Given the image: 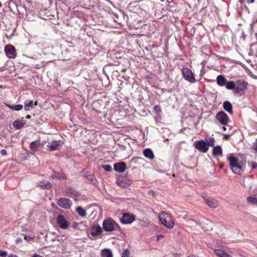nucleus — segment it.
I'll return each instance as SVG.
<instances>
[{
  "label": "nucleus",
  "instance_id": "obj_1",
  "mask_svg": "<svg viewBox=\"0 0 257 257\" xmlns=\"http://www.w3.org/2000/svg\"><path fill=\"white\" fill-rule=\"evenodd\" d=\"M227 160L229 162L230 168L234 174L241 175L243 173V168L238 162L236 158L233 156H230L227 158Z\"/></svg>",
  "mask_w": 257,
  "mask_h": 257
},
{
  "label": "nucleus",
  "instance_id": "obj_2",
  "mask_svg": "<svg viewBox=\"0 0 257 257\" xmlns=\"http://www.w3.org/2000/svg\"><path fill=\"white\" fill-rule=\"evenodd\" d=\"M102 227L104 230L107 232H110L114 230H120L119 225L111 218H108L103 221Z\"/></svg>",
  "mask_w": 257,
  "mask_h": 257
},
{
  "label": "nucleus",
  "instance_id": "obj_3",
  "mask_svg": "<svg viewBox=\"0 0 257 257\" xmlns=\"http://www.w3.org/2000/svg\"><path fill=\"white\" fill-rule=\"evenodd\" d=\"M159 218L162 224L168 228L171 229L174 227V220L169 213L164 211L162 212L159 215Z\"/></svg>",
  "mask_w": 257,
  "mask_h": 257
},
{
  "label": "nucleus",
  "instance_id": "obj_4",
  "mask_svg": "<svg viewBox=\"0 0 257 257\" xmlns=\"http://www.w3.org/2000/svg\"><path fill=\"white\" fill-rule=\"evenodd\" d=\"M181 72L185 80L191 83L196 82L194 74L190 69L187 67H183L181 69Z\"/></svg>",
  "mask_w": 257,
  "mask_h": 257
},
{
  "label": "nucleus",
  "instance_id": "obj_5",
  "mask_svg": "<svg viewBox=\"0 0 257 257\" xmlns=\"http://www.w3.org/2000/svg\"><path fill=\"white\" fill-rule=\"evenodd\" d=\"M194 147L202 153H206L209 149L206 142L203 140L196 141L194 142Z\"/></svg>",
  "mask_w": 257,
  "mask_h": 257
},
{
  "label": "nucleus",
  "instance_id": "obj_6",
  "mask_svg": "<svg viewBox=\"0 0 257 257\" xmlns=\"http://www.w3.org/2000/svg\"><path fill=\"white\" fill-rule=\"evenodd\" d=\"M216 119L222 125H226L229 120L228 115L223 111H219L215 116Z\"/></svg>",
  "mask_w": 257,
  "mask_h": 257
},
{
  "label": "nucleus",
  "instance_id": "obj_7",
  "mask_svg": "<svg viewBox=\"0 0 257 257\" xmlns=\"http://www.w3.org/2000/svg\"><path fill=\"white\" fill-rule=\"evenodd\" d=\"M247 85V83L242 80H238L235 82L234 93L237 94L241 91H244Z\"/></svg>",
  "mask_w": 257,
  "mask_h": 257
},
{
  "label": "nucleus",
  "instance_id": "obj_8",
  "mask_svg": "<svg viewBox=\"0 0 257 257\" xmlns=\"http://www.w3.org/2000/svg\"><path fill=\"white\" fill-rule=\"evenodd\" d=\"M136 218V216L132 213H125L120 219V221L123 224H131Z\"/></svg>",
  "mask_w": 257,
  "mask_h": 257
},
{
  "label": "nucleus",
  "instance_id": "obj_9",
  "mask_svg": "<svg viewBox=\"0 0 257 257\" xmlns=\"http://www.w3.org/2000/svg\"><path fill=\"white\" fill-rule=\"evenodd\" d=\"M5 51L6 55L10 59H14L17 56L16 49L13 45H6L5 47Z\"/></svg>",
  "mask_w": 257,
  "mask_h": 257
},
{
  "label": "nucleus",
  "instance_id": "obj_10",
  "mask_svg": "<svg viewBox=\"0 0 257 257\" xmlns=\"http://www.w3.org/2000/svg\"><path fill=\"white\" fill-rule=\"evenodd\" d=\"M116 184L122 188H125L132 184V181L127 179L125 177L119 176L117 178Z\"/></svg>",
  "mask_w": 257,
  "mask_h": 257
},
{
  "label": "nucleus",
  "instance_id": "obj_11",
  "mask_svg": "<svg viewBox=\"0 0 257 257\" xmlns=\"http://www.w3.org/2000/svg\"><path fill=\"white\" fill-rule=\"evenodd\" d=\"M57 204L60 207L64 209H69L72 206L71 201L66 198H60L57 201Z\"/></svg>",
  "mask_w": 257,
  "mask_h": 257
},
{
  "label": "nucleus",
  "instance_id": "obj_12",
  "mask_svg": "<svg viewBox=\"0 0 257 257\" xmlns=\"http://www.w3.org/2000/svg\"><path fill=\"white\" fill-rule=\"evenodd\" d=\"M203 198L207 205L211 208H216L219 205L218 201L213 198L204 196Z\"/></svg>",
  "mask_w": 257,
  "mask_h": 257
},
{
  "label": "nucleus",
  "instance_id": "obj_13",
  "mask_svg": "<svg viewBox=\"0 0 257 257\" xmlns=\"http://www.w3.org/2000/svg\"><path fill=\"white\" fill-rule=\"evenodd\" d=\"M57 221L59 227L63 229H66L69 226V222L62 215H59L57 216Z\"/></svg>",
  "mask_w": 257,
  "mask_h": 257
},
{
  "label": "nucleus",
  "instance_id": "obj_14",
  "mask_svg": "<svg viewBox=\"0 0 257 257\" xmlns=\"http://www.w3.org/2000/svg\"><path fill=\"white\" fill-rule=\"evenodd\" d=\"M65 192L67 196L70 197H75L80 195V193L71 187H67L65 190Z\"/></svg>",
  "mask_w": 257,
  "mask_h": 257
},
{
  "label": "nucleus",
  "instance_id": "obj_15",
  "mask_svg": "<svg viewBox=\"0 0 257 257\" xmlns=\"http://www.w3.org/2000/svg\"><path fill=\"white\" fill-rule=\"evenodd\" d=\"M102 229L99 225L93 226L90 229V234L93 237L99 235L102 233Z\"/></svg>",
  "mask_w": 257,
  "mask_h": 257
},
{
  "label": "nucleus",
  "instance_id": "obj_16",
  "mask_svg": "<svg viewBox=\"0 0 257 257\" xmlns=\"http://www.w3.org/2000/svg\"><path fill=\"white\" fill-rule=\"evenodd\" d=\"M126 169V164L124 162H120L114 164V169L115 171L122 173Z\"/></svg>",
  "mask_w": 257,
  "mask_h": 257
},
{
  "label": "nucleus",
  "instance_id": "obj_17",
  "mask_svg": "<svg viewBox=\"0 0 257 257\" xmlns=\"http://www.w3.org/2000/svg\"><path fill=\"white\" fill-rule=\"evenodd\" d=\"M38 185L42 189H50L52 187L51 183L47 180L40 181Z\"/></svg>",
  "mask_w": 257,
  "mask_h": 257
},
{
  "label": "nucleus",
  "instance_id": "obj_18",
  "mask_svg": "<svg viewBox=\"0 0 257 257\" xmlns=\"http://www.w3.org/2000/svg\"><path fill=\"white\" fill-rule=\"evenodd\" d=\"M43 145H44L43 143L41 144V143H40L38 141H33L32 142H31L30 146V148L31 151L33 153H34L38 150L40 146H43Z\"/></svg>",
  "mask_w": 257,
  "mask_h": 257
},
{
  "label": "nucleus",
  "instance_id": "obj_19",
  "mask_svg": "<svg viewBox=\"0 0 257 257\" xmlns=\"http://www.w3.org/2000/svg\"><path fill=\"white\" fill-rule=\"evenodd\" d=\"M53 179H57L59 180H65L67 176L64 172L58 173L55 171L53 172V175L51 176Z\"/></svg>",
  "mask_w": 257,
  "mask_h": 257
},
{
  "label": "nucleus",
  "instance_id": "obj_20",
  "mask_svg": "<svg viewBox=\"0 0 257 257\" xmlns=\"http://www.w3.org/2000/svg\"><path fill=\"white\" fill-rule=\"evenodd\" d=\"M26 123V122L23 119H19L14 121L13 126L16 130L21 129Z\"/></svg>",
  "mask_w": 257,
  "mask_h": 257
},
{
  "label": "nucleus",
  "instance_id": "obj_21",
  "mask_svg": "<svg viewBox=\"0 0 257 257\" xmlns=\"http://www.w3.org/2000/svg\"><path fill=\"white\" fill-rule=\"evenodd\" d=\"M224 109L230 114L233 113L232 105L231 103L228 101H225L223 104Z\"/></svg>",
  "mask_w": 257,
  "mask_h": 257
},
{
  "label": "nucleus",
  "instance_id": "obj_22",
  "mask_svg": "<svg viewBox=\"0 0 257 257\" xmlns=\"http://www.w3.org/2000/svg\"><path fill=\"white\" fill-rule=\"evenodd\" d=\"M216 81L217 84L220 86H225L227 82V80L225 77L221 75H219L217 77Z\"/></svg>",
  "mask_w": 257,
  "mask_h": 257
},
{
  "label": "nucleus",
  "instance_id": "obj_23",
  "mask_svg": "<svg viewBox=\"0 0 257 257\" xmlns=\"http://www.w3.org/2000/svg\"><path fill=\"white\" fill-rule=\"evenodd\" d=\"M143 154L146 158L150 160H152L154 158L153 152L150 149H145L143 151Z\"/></svg>",
  "mask_w": 257,
  "mask_h": 257
},
{
  "label": "nucleus",
  "instance_id": "obj_24",
  "mask_svg": "<svg viewBox=\"0 0 257 257\" xmlns=\"http://www.w3.org/2000/svg\"><path fill=\"white\" fill-rule=\"evenodd\" d=\"M214 252L216 255L219 257H231L228 253L221 249H215Z\"/></svg>",
  "mask_w": 257,
  "mask_h": 257
},
{
  "label": "nucleus",
  "instance_id": "obj_25",
  "mask_svg": "<svg viewBox=\"0 0 257 257\" xmlns=\"http://www.w3.org/2000/svg\"><path fill=\"white\" fill-rule=\"evenodd\" d=\"M246 200L248 203L251 204L257 205V194L248 196Z\"/></svg>",
  "mask_w": 257,
  "mask_h": 257
},
{
  "label": "nucleus",
  "instance_id": "obj_26",
  "mask_svg": "<svg viewBox=\"0 0 257 257\" xmlns=\"http://www.w3.org/2000/svg\"><path fill=\"white\" fill-rule=\"evenodd\" d=\"M212 154L215 156H221L222 155V151L221 147L220 146L214 147L213 149Z\"/></svg>",
  "mask_w": 257,
  "mask_h": 257
},
{
  "label": "nucleus",
  "instance_id": "obj_27",
  "mask_svg": "<svg viewBox=\"0 0 257 257\" xmlns=\"http://www.w3.org/2000/svg\"><path fill=\"white\" fill-rule=\"evenodd\" d=\"M101 257H112L113 255L110 249L104 248L101 251Z\"/></svg>",
  "mask_w": 257,
  "mask_h": 257
},
{
  "label": "nucleus",
  "instance_id": "obj_28",
  "mask_svg": "<svg viewBox=\"0 0 257 257\" xmlns=\"http://www.w3.org/2000/svg\"><path fill=\"white\" fill-rule=\"evenodd\" d=\"M76 210L78 214L82 217H85L87 215L86 210L80 206L77 207Z\"/></svg>",
  "mask_w": 257,
  "mask_h": 257
},
{
  "label": "nucleus",
  "instance_id": "obj_29",
  "mask_svg": "<svg viewBox=\"0 0 257 257\" xmlns=\"http://www.w3.org/2000/svg\"><path fill=\"white\" fill-rule=\"evenodd\" d=\"M6 105L10 108L15 110H17V111L21 110L23 108V106L22 104H17L16 105H11L10 104H7Z\"/></svg>",
  "mask_w": 257,
  "mask_h": 257
},
{
  "label": "nucleus",
  "instance_id": "obj_30",
  "mask_svg": "<svg viewBox=\"0 0 257 257\" xmlns=\"http://www.w3.org/2000/svg\"><path fill=\"white\" fill-rule=\"evenodd\" d=\"M38 104V102L36 101L35 102L34 104L33 103V101L32 100H26L24 102V107H29L31 108H33L34 105L36 106Z\"/></svg>",
  "mask_w": 257,
  "mask_h": 257
},
{
  "label": "nucleus",
  "instance_id": "obj_31",
  "mask_svg": "<svg viewBox=\"0 0 257 257\" xmlns=\"http://www.w3.org/2000/svg\"><path fill=\"white\" fill-rule=\"evenodd\" d=\"M225 85L227 89L233 90V92H234L235 88V82L232 81L228 82L227 81L226 84Z\"/></svg>",
  "mask_w": 257,
  "mask_h": 257
},
{
  "label": "nucleus",
  "instance_id": "obj_32",
  "mask_svg": "<svg viewBox=\"0 0 257 257\" xmlns=\"http://www.w3.org/2000/svg\"><path fill=\"white\" fill-rule=\"evenodd\" d=\"M85 177L87 179L91 181L92 183H95L96 182V179L95 178V176L93 174L87 172L85 174Z\"/></svg>",
  "mask_w": 257,
  "mask_h": 257
},
{
  "label": "nucleus",
  "instance_id": "obj_33",
  "mask_svg": "<svg viewBox=\"0 0 257 257\" xmlns=\"http://www.w3.org/2000/svg\"><path fill=\"white\" fill-rule=\"evenodd\" d=\"M207 146L214 147L215 140L214 138H208L205 139Z\"/></svg>",
  "mask_w": 257,
  "mask_h": 257
},
{
  "label": "nucleus",
  "instance_id": "obj_34",
  "mask_svg": "<svg viewBox=\"0 0 257 257\" xmlns=\"http://www.w3.org/2000/svg\"><path fill=\"white\" fill-rule=\"evenodd\" d=\"M60 146V144L58 143H54V144H52L50 146H48L50 151H53L58 150Z\"/></svg>",
  "mask_w": 257,
  "mask_h": 257
},
{
  "label": "nucleus",
  "instance_id": "obj_35",
  "mask_svg": "<svg viewBox=\"0 0 257 257\" xmlns=\"http://www.w3.org/2000/svg\"><path fill=\"white\" fill-rule=\"evenodd\" d=\"M130 255V251L128 249H125L123 250L121 257H129Z\"/></svg>",
  "mask_w": 257,
  "mask_h": 257
},
{
  "label": "nucleus",
  "instance_id": "obj_36",
  "mask_svg": "<svg viewBox=\"0 0 257 257\" xmlns=\"http://www.w3.org/2000/svg\"><path fill=\"white\" fill-rule=\"evenodd\" d=\"M102 167L106 171L109 172L112 170L111 167L109 165H102Z\"/></svg>",
  "mask_w": 257,
  "mask_h": 257
},
{
  "label": "nucleus",
  "instance_id": "obj_37",
  "mask_svg": "<svg viewBox=\"0 0 257 257\" xmlns=\"http://www.w3.org/2000/svg\"><path fill=\"white\" fill-rule=\"evenodd\" d=\"M154 110L156 113H159L161 111V108L159 105H155L154 107Z\"/></svg>",
  "mask_w": 257,
  "mask_h": 257
},
{
  "label": "nucleus",
  "instance_id": "obj_38",
  "mask_svg": "<svg viewBox=\"0 0 257 257\" xmlns=\"http://www.w3.org/2000/svg\"><path fill=\"white\" fill-rule=\"evenodd\" d=\"M252 149L257 153V139L255 142L252 144Z\"/></svg>",
  "mask_w": 257,
  "mask_h": 257
},
{
  "label": "nucleus",
  "instance_id": "obj_39",
  "mask_svg": "<svg viewBox=\"0 0 257 257\" xmlns=\"http://www.w3.org/2000/svg\"><path fill=\"white\" fill-rule=\"evenodd\" d=\"M250 164L252 169H256L257 168V163L255 162L252 161L251 162Z\"/></svg>",
  "mask_w": 257,
  "mask_h": 257
},
{
  "label": "nucleus",
  "instance_id": "obj_40",
  "mask_svg": "<svg viewBox=\"0 0 257 257\" xmlns=\"http://www.w3.org/2000/svg\"><path fill=\"white\" fill-rule=\"evenodd\" d=\"M7 252L5 251L0 250V256L2 257H6L7 256Z\"/></svg>",
  "mask_w": 257,
  "mask_h": 257
},
{
  "label": "nucleus",
  "instance_id": "obj_41",
  "mask_svg": "<svg viewBox=\"0 0 257 257\" xmlns=\"http://www.w3.org/2000/svg\"><path fill=\"white\" fill-rule=\"evenodd\" d=\"M1 154L3 156H6L7 154V151L6 150H2L1 151Z\"/></svg>",
  "mask_w": 257,
  "mask_h": 257
},
{
  "label": "nucleus",
  "instance_id": "obj_42",
  "mask_svg": "<svg viewBox=\"0 0 257 257\" xmlns=\"http://www.w3.org/2000/svg\"><path fill=\"white\" fill-rule=\"evenodd\" d=\"M24 239H25V240H27V241H29V240H31V239H33V238H32V237H30V236H27V235H25V237H24Z\"/></svg>",
  "mask_w": 257,
  "mask_h": 257
},
{
  "label": "nucleus",
  "instance_id": "obj_43",
  "mask_svg": "<svg viewBox=\"0 0 257 257\" xmlns=\"http://www.w3.org/2000/svg\"><path fill=\"white\" fill-rule=\"evenodd\" d=\"M22 239L21 238H18L17 239V240H16V243H21L22 242Z\"/></svg>",
  "mask_w": 257,
  "mask_h": 257
},
{
  "label": "nucleus",
  "instance_id": "obj_44",
  "mask_svg": "<svg viewBox=\"0 0 257 257\" xmlns=\"http://www.w3.org/2000/svg\"><path fill=\"white\" fill-rule=\"evenodd\" d=\"M164 237V236L163 235H159L157 236V240H159L161 238H162Z\"/></svg>",
  "mask_w": 257,
  "mask_h": 257
},
{
  "label": "nucleus",
  "instance_id": "obj_45",
  "mask_svg": "<svg viewBox=\"0 0 257 257\" xmlns=\"http://www.w3.org/2000/svg\"><path fill=\"white\" fill-rule=\"evenodd\" d=\"M51 206H52L53 208H55V209H57V208H58V207H57V205H56L54 203H52L51 204Z\"/></svg>",
  "mask_w": 257,
  "mask_h": 257
},
{
  "label": "nucleus",
  "instance_id": "obj_46",
  "mask_svg": "<svg viewBox=\"0 0 257 257\" xmlns=\"http://www.w3.org/2000/svg\"><path fill=\"white\" fill-rule=\"evenodd\" d=\"M8 257H18L16 254H10L8 255Z\"/></svg>",
  "mask_w": 257,
  "mask_h": 257
},
{
  "label": "nucleus",
  "instance_id": "obj_47",
  "mask_svg": "<svg viewBox=\"0 0 257 257\" xmlns=\"http://www.w3.org/2000/svg\"><path fill=\"white\" fill-rule=\"evenodd\" d=\"M32 257H43L39 254H38L37 253H35L33 256Z\"/></svg>",
  "mask_w": 257,
  "mask_h": 257
},
{
  "label": "nucleus",
  "instance_id": "obj_48",
  "mask_svg": "<svg viewBox=\"0 0 257 257\" xmlns=\"http://www.w3.org/2000/svg\"><path fill=\"white\" fill-rule=\"evenodd\" d=\"M254 2V0H247V3L248 4H252Z\"/></svg>",
  "mask_w": 257,
  "mask_h": 257
},
{
  "label": "nucleus",
  "instance_id": "obj_49",
  "mask_svg": "<svg viewBox=\"0 0 257 257\" xmlns=\"http://www.w3.org/2000/svg\"><path fill=\"white\" fill-rule=\"evenodd\" d=\"M22 231H27V229L25 226H22Z\"/></svg>",
  "mask_w": 257,
  "mask_h": 257
},
{
  "label": "nucleus",
  "instance_id": "obj_50",
  "mask_svg": "<svg viewBox=\"0 0 257 257\" xmlns=\"http://www.w3.org/2000/svg\"><path fill=\"white\" fill-rule=\"evenodd\" d=\"M30 108H30V107H29L28 106V107H27V106H26V107H25V110L26 111H29V110H30Z\"/></svg>",
  "mask_w": 257,
  "mask_h": 257
},
{
  "label": "nucleus",
  "instance_id": "obj_51",
  "mask_svg": "<svg viewBox=\"0 0 257 257\" xmlns=\"http://www.w3.org/2000/svg\"><path fill=\"white\" fill-rule=\"evenodd\" d=\"M31 117V115H27V116H26V118L27 119H30Z\"/></svg>",
  "mask_w": 257,
  "mask_h": 257
},
{
  "label": "nucleus",
  "instance_id": "obj_52",
  "mask_svg": "<svg viewBox=\"0 0 257 257\" xmlns=\"http://www.w3.org/2000/svg\"><path fill=\"white\" fill-rule=\"evenodd\" d=\"M14 4V2H10L9 3V5H10L11 4Z\"/></svg>",
  "mask_w": 257,
  "mask_h": 257
},
{
  "label": "nucleus",
  "instance_id": "obj_53",
  "mask_svg": "<svg viewBox=\"0 0 257 257\" xmlns=\"http://www.w3.org/2000/svg\"><path fill=\"white\" fill-rule=\"evenodd\" d=\"M223 130H224V131H225V130H226V128H225L224 126V127H223Z\"/></svg>",
  "mask_w": 257,
  "mask_h": 257
},
{
  "label": "nucleus",
  "instance_id": "obj_54",
  "mask_svg": "<svg viewBox=\"0 0 257 257\" xmlns=\"http://www.w3.org/2000/svg\"><path fill=\"white\" fill-rule=\"evenodd\" d=\"M1 6H2V4H1V3H0V8L1 7Z\"/></svg>",
  "mask_w": 257,
  "mask_h": 257
},
{
  "label": "nucleus",
  "instance_id": "obj_55",
  "mask_svg": "<svg viewBox=\"0 0 257 257\" xmlns=\"http://www.w3.org/2000/svg\"><path fill=\"white\" fill-rule=\"evenodd\" d=\"M161 1L162 2H163V1H164V0H161Z\"/></svg>",
  "mask_w": 257,
  "mask_h": 257
}]
</instances>
